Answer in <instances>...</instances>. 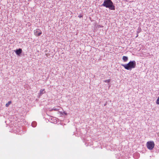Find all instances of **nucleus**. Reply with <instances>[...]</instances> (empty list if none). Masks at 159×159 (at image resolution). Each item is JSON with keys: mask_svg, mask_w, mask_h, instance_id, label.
Wrapping results in <instances>:
<instances>
[{"mask_svg": "<svg viewBox=\"0 0 159 159\" xmlns=\"http://www.w3.org/2000/svg\"><path fill=\"white\" fill-rule=\"evenodd\" d=\"M101 6L108 8L111 10L114 11L115 10V6L111 0H105Z\"/></svg>", "mask_w": 159, "mask_h": 159, "instance_id": "nucleus-1", "label": "nucleus"}, {"mask_svg": "<svg viewBox=\"0 0 159 159\" xmlns=\"http://www.w3.org/2000/svg\"><path fill=\"white\" fill-rule=\"evenodd\" d=\"M127 70H131L135 67L136 64L135 61H129L128 63L125 64H121Z\"/></svg>", "mask_w": 159, "mask_h": 159, "instance_id": "nucleus-2", "label": "nucleus"}, {"mask_svg": "<svg viewBox=\"0 0 159 159\" xmlns=\"http://www.w3.org/2000/svg\"><path fill=\"white\" fill-rule=\"evenodd\" d=\"M146 145L148 148L151 150L154 148L155 144L153 141H148Z\"/></svg>", "mask_w": 159, "mask_h": 159, "instance_id": "nucleus-3", "label": "nucleus"}, {"mask_svg": "<svg viewBox=\"0 0 159 159\" xmlns=\"http://www.w3.org/2000/svg\"><path fill=\"white\" fill-rule=\"evenodd\" d=\"M35 35L36 36H40L42 34V32L39 29H36L34 30Z\"/></svg>", "mask_w": 159, "mask_h": 159, "instance_id": "nucleus-4", "label": "nucleus"}, {"mask_svg": "<svg viewBox=\"0 0 159 159\" xmlns=\"http://www.w3.org/2000/svg\"><path fill=\"white\" fill-rule=\"evenodd\" d=\"M14 52L16 54L19 56H20L22 53V50L21 48H19L14 50Z\"/></svg>", "mask_w": 159, "mask_h": 159, "instance_id": "nucleus-5", "label": "nucleus"}, {"mask_svg": "<svg viewBox=\"0 0 159 159\" xmlns=\"http://www.w3.org/2000/svg\"><path fill=\"white\" fill-rule=\"evenodd\" d=\"M50 121L51 122L56 124L57 123V120L55 118H52L50 119Z\"/></svg>", "mask_w": 159, "mask_h": 159, "instance_id": "nucleus-6", "label": "nucleus"}, {"mask_svg": "<svg viewBox=\"0 0 159 159\" xmlns=\"http://www.w3.org/2000/svg\"><path fill=\"white\" fill-rule=\"evenodd\" d=\"M59 107H57V108L54 107L53 108L51 109L49 111H57L59 110Z\"/></svg>", "mask_w": 159, "mask_h": 159, "instance_id": "nucleus-7", "label": "nucleus"}, {"mask_svg": "<svg viewBox=\"0 0 159 159\" xmlns=\"http://www.w3.org/2000/svg\"><path fill=\"white\" fill-rule=\"evenodd\" d=\"M123 60L124 62H126L128 60V57L127 56H123L122 57Z\"/></svg>", "mask_w": 159, "mask_h": 159, "instance_id": "nucleus-8", "label": "nucleus"}, {"mask_svg": "<svg viewBox=\"0 0 159 159\" xmlns=\"http://www.w3.org/2000/svg\"><path fill=\"white\" fill-rule=\"evenodd\" d=\"M31 125L33 127H35L37 125L36 122L35 121H33Z\"/></svg>", "mask_w": 159, "mask_h": 159, "instance_id": "nucleus-9", "label": "nucleus"}, {"mask_svg": "<svg viewBox=\"0 0 159 159\" xmlns=\"http://www.w3.org/2000/svg\"><path fill=\"white\" fill-rule=\"evenodd\" d=\"M45 92V91L44 89H41L40 90V94L41 95L42 94L44 93Z\"/></svg>", "mask_w": 159, "mask_h": 159, "instance_id": "nucleus-10", "label": "nucleus"}, {"mask_svg": "<svg viewBox=\"0 0 159 159\" xmlns=\"http://www.w3.org/2000/svg\"><path fill=\"white\" fill-rule=\"evenodd\" d=\"M11 103V101H9L6 104V107H8Z\"/></svg>", "mask_w": 159, "mask_h": 159, "instance_id": "nucleus-11", "label": "nucleus"}, {"mask_svg": "<svg viewBox=\"0 0 159 159\" xmlns=\"http://www.w3.org/2000/svg\"><path fill=\"white\" fill-rule=\"evenodd\" d=\"M110 81H111V79H108V80H104V82L108 83L110 82Z\"/></svg>", "mask_w": 159, "mask_h": 159, "instance_id": "nucleus-12", "label": "nucleus"}, {"mask_svg": "<svg viewBox=\"0 0 159 159\" xmlns=\"http://www.w3.org/2000/svg\"><path fill=\"white\" fill-rule=\"evenodd\" d=\"M156 103L157 104H159V97L157 99V100Z\"/></svg>", "mask_w": 159, "mask_h": 159, "instance_id": "nucleus-13", "label": "nucleus"}, {"mask_svg": "<svg viewBox=\"0 0 159 159\" xmlns=\"http://www.w3.org/2000/svg\"><path fill=\"white\" fill-rule=\"evenodd\" d=\"M83 16L82 15H80L79 16H78V17H79V18H81V17H82Z\"/></svg>", "mask_w": 159, "mask_h": 159, "instance_id": "nucleus-14", "label": "nucleus"}, {"mask_svg": "<svg viewBox=\"0 0 159 159\" xmlns=\"http://www.w3.org/2000/svg\"><path fill=\"white\" fill-rule=\"evenodd\" d=\"M65 113V115H66L67 114V113Z\"/></svg>", "mask_w": 159, "mask_h": 159, "instance_id": "nucleus-15", "label": "nucleus"}, {"mask_svg": "<svg viewBox=\"0 0 159 159\" xmlns=\"http://www.w3.org/2000/svg\"><path fill=\"white\" fill-rule=\"evenodd\" d=\"M138 36V35H137V36H136V37H137Z\"/></svg>", "mask_w": 159, "mask_h": 159, "instance_id": "nucleus-16", "label": "nucleus"}]
</instances>
